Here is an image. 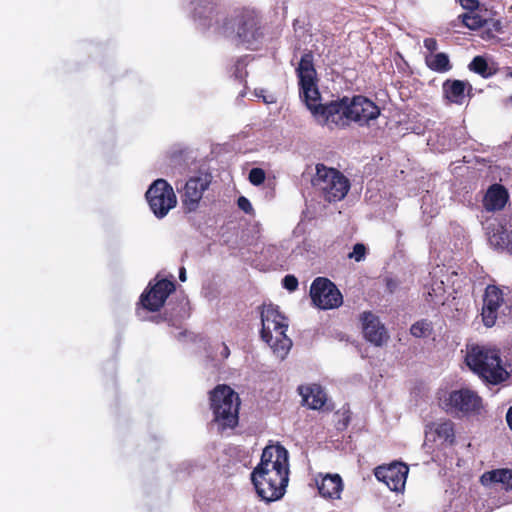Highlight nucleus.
<instances>
[{
  "instance_id": "14",
  "label": "nucleus",
  "mask_w": 512,
  "mask_h": 512,
  "mask_svg": "<svg viewBox=\"0 0 512 512\" xmlns=\"http://www.w3.org/2000/svg\"><path fill=\"white\" fill-rule=\"evenodd\" d=\"M211 180L207 174L191 177L184 186L182 202L188 212L195 211L203 197L204 191L209 187Z\"/></svg>"
},
{
  "instance_id": "11",
  "label": "nucleus",
  "mask_w": 512,
  "mask_h": 512,
  "mask_svg": "<svg viewBox=\"0 0 512 512\" xmlns=\"http://www.w3.org/2000/svg\"><path fill=\"white\" fill-rule=\"evenodd\" d=\"M313 303L320 309H334L342 304L343 297L336 285L327 278H316L310 287Z\"/></svg>"
},
{
  "instance_id": "20",
  "label": "nucleus",
  "mask_w": 512,
  "mask_h": 512,
  "mask_svg": "<svg viewBox=\"0 0 512 512\" xmlns=\"http://www.w3.org/2000/svg\"><path fill=\"white\" fill-rule=\"evenodd\" d=\"M509 199L506 188L500 184L491 185L483 199V206L487 211L502 210Z\"/></svg>"
},
{
  "instance_id": "31",
  "label": "nucleus",
  "mask_w": 512,
  "mask_h": 512,
  "mask_svg": "<svg viewBox=\"0 0 512 512\" xmlns=\"http://www.w3.org/2000/svg\"><path fill=\"white\" fill-rule=\"evenodd\" d=\"M237 205H238L239 209L244 211L246 214L254 213V209H253V206H252L250 200L244 196H240L238 198Z\"/></svg>"
},
{
  "instance_id": "21",
  "label": "nucleus",
  "mask_w": 512,
  "mask_h": 512,
  "mask_svg": "<svg viewBox=\"0 0 512 512\" xmlns=\"http://www.w3.org/2000/svg\"><path fill=\"white\" fill-rule=\"evenodd\" d=\"M480 482L484 486L500 484L502 489L512 490V471L509 469H496L485 472L480 477Z\"/></svg>"
},
{
  "instance_id": "24",
  "label": "nucleus",
  "mask_w": 512,
  "mask_h": 512,
  "mask_svg": "<svg viewBox=\"0 0 512 512\" xmlns=\"http://www.w3.org/2000/svg\"><path fill=\"white\" fill-rule=\"evenodd\" d=\"M461 17L463 24L472 30L483 27L486 22L482 16L475 12V10L463 14Z\"/></svg>"
},
{
  "instance_id": "12",
  "label": "nucleus",
  "mask_w": 512,
  "mask_h": 512,
  "mask_svg": "<svg viewBox=\"0 0 512 512\" xmlns=\"http://www.w3.org/2000/svg\"><path fill=\"white\" fill-rule=\"evenodd\" d=\"M408 466L404 463L394 462L388 466H379L375 469L377 480L385 483L391 491L400 492L404 489Z\"/></svg>"
},
{
  "instance_id": "29",
  "label": "nucleus",
  "mask_w": 512,
  "mask_h": 512,
  "mask_svg": "<svg viewBox=\"0 0 512 512\" xmlns=\"http://www.w3.org/2000/svg\"><path fill=\"white\" fill-rule=\"evenodd\" d=\"M247 65V57L240 58L237 60L235 64L234 76L236 79L242 80L246 76V71L244 70Z\"/></svg>"
},
{
  "instance_id": "7",
  "label": "nucleus",
  "mask_w": 512,
  "mask_h": 512,
  "mask_svg": "<svg viewBox=\"0 0 512 512\" xmlns=\"http://www.w3.org/2000/svg\"><path fill=\"white\" fill-rule=\"evenodd\" d=\"M445 267L436 266L429 273V280L423 285V295L426 301L432 305H443L445 302V294L447 287L450 286L452 293H461L463 288L468 285L466 278L460 279L459 274L456 271L451 272L450 275L446 276V280L443 279L445 276Z\"/></svg>"
},
{
  "instance_id": "23",
  "label": "nucleus",
  "mask_w": 512,
  "mask_h": 512,
  "mask_svg": "<svg viewBox=\"0 0 512 512\" xmlns=\"http://www.w3.org/2000/svg\"><path fill=\"white\" fill-rule=\"evenodd\" d=\"M436 435L447 443L452 444L455 440L454 423L451 420H443L433 423Z\"/></svg>"
},
{
  "instance_id": "39",
  "label": "nucleus",
  "mask_w": 512,
  "mask_h": 512,
  "mask_svg": "<svg viewBox=\"0 0 512 512\" xmlns=\"http://www.w3.org/2000/svg\"><path fill=\"white\" fill-rule=\"evenodd\" d=\"M508 103H511V104H512V95H511L509 98H507V100H506V104H508Z\"/></svg>"
},
{
  "instance_id": "33",
  "label": "nucleus",
  "mask_w": 512,
  "mask_h": 512,
  "mask_svg": "<svg viewBox=\"0 0 512 512\" xmlns=\"http://www.w3.org/2000/svg\"><path fill=\"white\" fill-rule=\"evenodd\" d=\"M457 2L466 10L473 11L478 7L477 0H457Z\"/></svg>"
},
{
  "instance_id": "35",
  "label": "nucleus",
  "mask_w": 512,
  "mask_h": 512,
  "mask_svg": "<svg viewBox=\"0 0 512 512\" xmlns=\"http://www.w3.org/2000/svg\"><path fill=\"white\" fill-rule=\"evenodd\" d=\"M255 95L259 98H262L266 104H271L275 102V97L273 95H264V90L256 91Z\"/></svg>"
},
{
  "instance_id": "8",
  "label": "nucleus",
  "mask_w": 512,
  "mask_h": 512,
  "mask_svg": "<svg viewBox=\"0 0 512 512\" xmlns=\"http://www.w3.org/2000/svg\"><path fill=\"white\" fill-rule=\"evenodd\" d=\"M312 184L328 202L342 200L350 188L349 181L344 175L323 164L316 165V174L312 179Z\"/></svg>"
},
{
  "instance_id": "36",
  "label": "nucleus",
  "mask_w": 512,
  "mask_h": 512,
  "mask_svg": "<svg viewBox=\"0 0 512 512\" xmlns=\"http://www.w3.org/2000/svg\"><path fill=\"white\" fill-rule=\"evenodd\" d=\"M220 355L223 357V358H228L229 355H230V350L228 348V346L226 344H222L221 346V351H220Z\"/></svg>"
},
{
  "instance_id": "19",
  "label": "nucleus",
  "mask_w": 512,
  "mask_h": 512,
  "mask_svg": "<svg viewBox=\"0 0 512 512\" xmlns=\"http://www.w3.org/2000/svg\"><path fill=\"white\" fill-rule=\"evenodd\" d=\"M302 397L303 405L310 409H320L324 406L327 396L322 387L318 384L302 385L298 387Z\"/></svg>"
},
{
  "instance_id": "10",
  "label": "nucleus",
  "mask_w": 512,
  "mask_h": 512,
  "mask_svg": "<svg viewBox=\"0 0 512 512\" xmlns=\"http://www.w3.org/2000/svg\"><path fill=\"white\" fill-rule=\"evenodd\" d=\"M145 196L151 211L159 219L164 218L177 203L172 186L164 179L155 180Z\"/></svg>"
},
{
  "instance_id": "32",
  "label": "nucleus",
  "mask_w": 512,
  "mask_h": 512,
  "mask_svg": "<svg viewBox=\"0 0 512 512\" xmlns=\"http://www.w3.org/2000/svg\"><path fill=\"white\" fill-rule=\"evenodd\" d=\"M423 45L430 52V54H435L434 52L438 49V43L434 38H425Z\"/></svg>"
},
{
  "instance_id": "27",
  "label": "nucleus",
  "mask_w": 512,
  "mask_h": 512,
  "mask_svg": "<svg viewBox=\"0 0 512 512\" xmlns=\"http://www.w3.org/2000/svg\"><path fill=\"white\" fill-rule=\"evenodd\" d=\"M366 256V247L362 243H357L354 245L352 252L348 254L349 259H354L356 262H361L365 259Z\"/></svg>"
},
{
  "instance_id": "26",
  "label": "nucleus",
  "mask_w": 512,
  "mask_h": 512,
  "mask_svg": "<svg viewBox=\"0 0 512 512\" xmlns=\"http://www.w3.org/2000/svg\"><path fill=\"white\" fill-rule=\"evenodd\" d=\"M430 324L426 320H421L416 323H414L411 328L410 332L414 337H423L430 331Z\"/></svg>"
},
{
  "instance_id": "25",
  "label": "nucleus",
  "mask_w": 512,
  "mask_h": 512,
  "mask_svg": "<svg viewBox=\"0 0 512 512\" xmlns=\"http://www.w3.org/2000/svg\"><path fill=\"white\" fill-rule=\"evenodd\" d=\"M469 69L483 77H487L488 64L486 60L481 56H476L469 64Z\"/></svg>"
},
{
  "instance_id": "9",
  "label": "nucleus",
  "mask_w": 512,
  "mask_h": 512,
  "mask_svg": "<svg viewBox=\"0 0 512 512\" xmlns=\"http://www.w3.org/2000/svg\"><path fill=\"white\" fill-rule=\"evenodd\" d=\"M440 405L446 413L454 417L479 415L483 409L482 398L468 388L453 390L445 394L440 398Z\"/></svg>"
},
{
  "instance_id": "2",
  "label": "nucleus",
  "mask_w": 512,
  "mask_h": 512,
  "mask_svg": "<svg viewBox=\"0 0 512 512\" xmlns=\"http://www.w3.org/2000/svg\"><path fill=\"white\" fill-rule=\"evenodd\" d=\"M193 20L203 30L214 28L227 37L234 36L247 48H254L263 37L260 18L256 11L244 9L232 19L215 10L212 0H189Z\"/></svg>"
},
{
  "instance_id": "40",
  "label": "nucleus",
  "mask_w": 512,
  "mask_h": 512,
  "mask_svg": "<svg viewBox=\"0 0 512 512\" xmlns=\"http://www.w3.org/2000/svg\"><path fill=\"white\" fill-rule=\"evenodd\" d=\"M510 76L512 77V72L510 73Z\"/></svg>"
},
{
  "instance_id": "18",
  "label": "nucleus",
  "mask_w": 512,
  "mask_h": 512,
  "mask_svg": "<svg viewBox=\"0 0 512 512\" xmlns=\"http://www.w3.org/2000/svg\"><path fill=\"white\" fill-rule=\"evenodd\" d=\"M319 494L325 499H340L344 488L339 474H320L316 479Z\"/></svg>"
},
{
  "instance_id": "5",
  "label": "nucleus",
  "mask_w": 512,
  "mask_h": 512,
  "mask_svg": "<svg viewBox=\"0 0 512 512\" xmlns=\"http://www.w3.org/2000/svg\"><path fill=\"white\" fill-rule=\"evenodd\" d=\"M467 366L490 384H499L509 377L498 351L482 346H471L465 357Z\"/></svg>"
},
{
  "instance_id": "15",
  "label": "nucleus",
  "mask_w": 512,
  "mask_h": 512,
  "mask_svg": "<svg viewBox=\"0 0 512 512\" xmlns=\"http://www.w3.org/2000/svg\"><path fill=\"white\" fill-rule=\"evenodd\" d=\"M363 334L367 341L375 346H382L389 338L385 326L371 312H364L361 317Z\"/></svg>"
},
{
  "instance_id": "17",
  "label": "nucleus",
  "mask_w": 512,
  "mask_h": 512,
  "mask_svg": "<svg viewBox=\"0 0 512 512\" xmlns=\"http://www.w3.org/2000/svg\"><path fill=\"white\" fill-rule=\"evenodd\" d=\"M472 86L469 82L447 79L442 85L444 98L451 104L463 105L470 98Z\"/></svg>"
},
{
  "instance_id": "13",
  "label": "nucleus",
  "mask_w": 512,
  "mask_h": 512,
  "mask_svg": "<svg viewBox=\"0 0 512 512\" xmlns=\"http://www.w3.org/2000/svg\"><path fill=\"white\" fill-rule=\"evenodd\" d=\"M175 285L172 281L162 279L152 286L148 291L142 293L140 303L143 308L155 312L165 303L167 297L174 291Z\"/></svg>"
},
{
  "instance_id": "4",
  "label": "nucleus",
  "mask_w": 512,
  "mask_h": 512,
  "mask_svg": "<svg viewBox=\"0 0 512 512\" xmlns=\"http://www.w3.org/2000/svg\"><path fill=\"white\" fill-rule=\"evenodd\" d=\"M261 338L280 359H284L291 349L292 341L286 335V318L273 305H265L261 311Z\"/></svg>"
},
{
  "instance_id": "6",
  "label": "nucleus",
  "mask_w": 512,
  "mask_h": 512,
  "mask_svg": "<svg viewBox=\"0 0 512 512\" xmlns=\"http://www.w3.org/2000/svg\"><path fill=\"white\" fill-rule=\"evenodd\" d=\"M240 399L227 385H218L210 393V407L214 422L220 429L233 428L238 423Z\"/></svg>"
},
{
  "instance_id": "16",
  "label": "nucleus",
  "mask_w": 512,
  "mask_h": 512,
  "mask_svg": "<svg viewBox=\"0 0 512 512\" xmlns=\"http://www.w3.org/2000/svg\"><path fill=\"white\" fill-rule=\"evenodd\" d=\"M503 303L502 292L494 285H489L484 294L482 307V320L486 327L496 323L498 310Z\"/></svg>"
},
{
  "instance_id": "1",
  "label": "nucleus",
  "mask_w": 512,
  "mask_h": 512,
  "mask_svg": "<svg viewBox=\"0 0 512 512\" xmlns=\"http://www.w3.org/2000/svg\"><path fill=\"white\" fill-rule=\"evenodd\" d=\"M296 71L299 78L300 96L318 125L330 130L344 129L349 127L352 122L359 126L368 125L371 120H375L379 116L378 106L360 95L352 98L343 97L325 104L319 103L320 92L317 87L312 53L308 52L302 55Z\"/></svg>"
},
{
  "instance_id": "37",
  "label": "nucleus",
  "mask_w": 512,
  "mask_h": 512,
  "mask_svg": "<svg viewBox=\"0 0 512 512\" xmlns=\"http://www.w3.org/2000/svg\"><path fill=\"white\" fill-rule=\"evenodd\" d=\"M506 421H507L508 426L512 430V406L507 411Z\"/></svg>"
},
{
  "instance_id": "28",
  "label": "nucleus",
  "mask_w": 512,
  "mask_h": 512,
  "mask_svg": "<svg viewBox=\"0 0 512 512\" xmlns=\"http://www.w3.org/2000/svg\"><path fill=\"white\" fill-rule=\"evenodd\" d=\"M249 181L251 184L258 186L265 180V172L261 168H252L249 172Z\"/></svg>"
},
{
  "instance_id": "22",
  "label": "nucleus",
  "mask_w": 512,
  "mask_h": 512,
  "mask_svg": "<svg viewBox=\"0 0 512 512\" xmlns=\"http://www.w3.org/2000/svg\"><path fill=\"white\" fill-rule=\"evenodd\" d=\"M427 66L438 73H445L451 70L452 65L446 53L440 52L429 54L425 58Z\"/></svg>"
},
{
  "instance_id": "3",
  "label": "nucleus",
  "mask_w": 512,
  "mask_h": 512,
  "mask_svg": "<svg viewBox=\"0 0 512 512\" xmlns=\"http://www.w3.org/2000/svg\"><path fill=\"white\" fill-rule=\"evenodd\" d=\"M251 480L263 501L269 503L281 499L289 482L288 451L281 445L265 447L260 463L251 473Z\"/></svg>"
},
{
  "instance_id": "34",
  "label": "nucleus",
  "mask_w": 512,
  "mask_h": 512,
  "mask_svg": "<svg viewBox=\"0 0 512 512\" xmlns=\"http://www.w3.org/2000/svg\"><path fill=\"white\" fill-rule=\"evenodd\" d=\"M255 95L259 98H262L266 104H271L275 102V97L273 95H264V90L256 91Z\"/></svg>"
},
{
  "instance_id": "30",
  "label": "nucleus",
  "mask_w": 512,
  "mask_h": 512,
  "mask_svg": "<svg viewBox=\"0 0 512 512\" xmlns=\"http://www.w3.org/2000/svg\"><path fill=\"white\" fill-rule=\"evenodd\" d=\"M282 285L286 290L293 292L298 287V280L294 275H286L282 280Z\"/></svg>"
},
{
  "instance_id": "38",
  "label": "nucleus",
  "mask_w": 512,
  "mask_h": 512,
  "mask_svg": "<svg viewBox=\"0 0 512 512\" xmlns=\"http://www.w3.org/2000/svg\"><path fill=\"white\" fill-rule=\"evenodd\" d=\"M179 279L182 282L186 281V270L184 267L180 268L179 270Z\"/></svg>"
}]
</instances>
